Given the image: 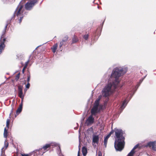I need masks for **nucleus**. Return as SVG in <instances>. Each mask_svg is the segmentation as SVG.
Listing matches in <instances>:
<instances>
[{
    "instance_id": "32",
    "label": "nucleus",
    "mask_w": 156,
    "mask_h": 156,
    "mask_svg": "<svg viewBox=\"0 0 156 156\" xmlns=\"http://www.w3.org/2000/svg\"><path fill=\"white\" fill-rule=\"evenodd\" d=\"M13 112V108H12L11 110V112L9 116H11V114H12V113Z\"/></svg>"
},
{
    "instance_id": "4",
    "label": "nucleus",
    "mask_w": 156,
    "mask_h": 156,
    "mask_svg": "<svg viewBox=\"0 0 156 156\" xmlns=\"http://www.w3.org/2000/svg\"><path fill=\"white\" fill-rule=\"evenodd\" d=\"M24 0H22L18 6L16 11V16L19 18H20L19 20V23H20L21 22L22 19L25 15V13H24L23 6L21 5V3L23 2Z\"/></svg>"
},
{
    "instance_id": "14",
    "label": "nucleus",
    "mask_w": 156,
    "mask_h": 156,
    "mask_svg": "<svg viewBox=\"0 0 156 156\" xmlns=\"http://www.w3.org/2000/svg\"><path fill=\"white\" fill-rule=\"evenodd\" d=\"M57 47L58 44L57 43H56L51 48V49L54 53H55V52L56 50L57 49Z\"/></svg>"
},
{
    "instance_id": "21",
    "label": "nucleus",
    "mask_w": 156,
    "mask_h": 156,
    "mask_svg": "<svg viewBox=\"0 0 156 156\" xmlns=\"http://www.w3.org/2000/svg\"><path fill=\"white\" fill-rule=\"evenodd\" d=\"M68 37L67 36H66L64 37L63 39L62 40V42H66L68 40Z\"/></svg>"
},
{
    "instance_id": "11",
    "label": "nucleus",
    "mask_w": 156,
    "mask_h": 156,
    "mask_svg": "<svg viewBox=\"0 0 156 156\" xmlns=\"http://www.w3.org/2000/svg\"><path fill=\"white\" fill-rule=\"evenodd\" d=\"M99 136L98 135H94L93 138V143L98 144L99 141Z\"/></svg>"
},
{
    "instance_id": "15",
    "label": "nucleus",
    "mask_w": 156,
    "mask_h": 156,
    "mask_svg": "<svg viewBox=\"0 0 156 156\" xmlns=\"http://www.w3.org/2000/svg\"><path fill=\"white\" fill-rule=\"evenodd\" d=\"M82 152L84 156H85L87 154V149L85 147H83L82 148Z\"/></svg>"
},
{
    "instance_id": "16",
    "label": "nucleus",
    "mask_w": 156,
    "mask_h": 156,
    "mask_svg": "<svg viewBox=\"0 0 156 156\" xmlns=\"http://www.w3.org/2000/svg\"><path fill=\"white\" fill-rule=\"evenodd\" d=\"M8 129L5 128L4 130V136L6 138H7L8 135Z\"/></svg>"
},
{
    "instance_id": "34",
    "label": "nucleus",
    "mask_w": 156,
    "mask_h": 156,
    "mask_svg": "<svg viewBox=\"0 0 156 156\" xmlns=\"http://www.w3.org/2000/svg\"><path fill=\"white\" fill-rule=\"evenodd\" d=\"M7 24L5 26V29L7 28Z\"/></svg>"
},
{
    "instance_id": "12",
    "label": "nucleus",
    "mask_w": 156,
    "mask_h": 156,
    "mask_svg": "<svg viewBox=\"0 0 156 156\" xmlns=\"http://www.w3.org/2000/svg\"><path fill=\"white\" fill-rule=\"evenodd\" d=\"M22 104L21 103L19 108L17 109L16 111V113L17 115L19 114L22 111Z\"/></svg>"
},
{
    "instance_id": "1",
    "label": "nucleus",
    "mask_w": 156,
    "mask_h": 156,
    "mask_svg": "<svg viewBox=\"0 0 156 156\" xmlns=\"http://www.w3.org/2000/svg\"><path fill=\"white\" fill-rule=\"evenodd\" d=\"M127 70V68L121 67H117L114 69L109 80V83L102 90L104 96L108 97L113 92L119 82V77L125 73Z\"/></svg>"
},
{
    "instance_id": "35",
    "label": "nucleus",
    "mask_w": 156,
    "mask_h": 156,
    "mask_svg": "<svg viewBox=\"0 0 156 156\" xmlns=\"http://www.w3.org/2000/svg\"><path fill=\"white\" fill-rule=\"evenodd\" d=\"M26 90H25V92H26Z\"/></svg>"
},
{
    "instance_id": "27",
    "label": "nucleus",
    "mask_w": 156,
    "mask_h": 156,
    "mask_svg": "<svg viewBox=\"0 0 156 156\" xmlns=\"http://www.w3.org/2000/svg\"><path fill=\"white\" fill-rule=\"evenodd\" d=\"M102 153L101 151H99L98 153V156H102Z\"/></svg>"
},
{
    "instance_id": "22",
    "label": "nucleus",
    "mask_w": 156,
    "mask_h": 156,
    "mask_svg": "<svg viewBox=\"0 0 156 156\" xmlns=\"http://www.w3.org/2000/svg\"><path fill=\"white\" fill-rule=\"evenodd\" d=\"M8 146V143L5 140V147L6 149Z\"/></svg>"
},
{
    "instance_id": "18",
    "label": "nucleus",
    "mask_w": 156,
    "mask_h": 156,
    "mask_svg": "<svg viewBox=\"0 0 156 156\" xmlns=\"http://www.w3.org/2000/svg\"><path fill=\"white\" fill-rule=\"evenodd\" d=\"M108 139V138L107 137H105L104 139V145L105 146V147H106Z\"/></svg>"
},
{
    "instance_id": "30",
    "label": "nucleus",
    "mask_w": 156,
    "mask_h": 156,
    "mask_svg": "<svg viewBox=\"0 0 156 156\" xmlns=\"http://www.w3.org/2000/svg\"><path fill=\"white\" fill-rule=\"evenodd\" d=\"M22 156H29L28 154H22Z\"/></svg>"
},
{
    "instance_id": "26",
    "label": "nucleus",
    "mask_w": 156,
    "mask_h": 156,
    "mask_svg": "<svg viewBox=\"0 0 156 156\" xmlns=\"http://www.w3.org/2000/svg\"><path fill=\"white\" fill-rule=\"evenodd\" d=\"M30 75H28L27 76V82H28V83H29L30 81Z\"/></svg>"
},
{
    "instance_id": "40",
    "label": "nucleus",
    "mask_w": 156,
    "mask_h": 156,
    "mask_svg": "<svg viewBox=\"0 0 156 156\" xmlns=\"http://www.w3.org/2000/svg\"><path fill=\"white\" fill-rule=\"evenodd\" d=\"M1 156H2V154L1 155Z\"/></svg>"
},
{
    "instance_id": "25",
    "label": "nucleus",
    "mask_w": 156,
    "mask_h": 156,
    "mask_svg": "<svg viewBox=\"0 0 156 156\" xmlns=\"http://www.w3.org/2000/svg\"><path fill=\"white\" fill-rule=\"evenodd\" d=\"M19 77H20V74L19 73L16 75V80H18L19 79Z\"/></svg>"
},
{
    "instance_id": "17",
    "label": "nucleus",
    "mask_w": 156,
    "mask_h": 156,
    "mask_svg": "<svg viewBox=\"0 0 156 156\" xmlns=\"http://www.w3.org/2000/svg\"><path fill=\"white\" fill-rule=\"evenodd\" d=\"M78 41V39L77 37L74 36L72 39V43L77 42Z\"/></svg>"
},
{
    "instance_id": "37",
    "label": "nucleus",
    "mask_w": 156,
    "mask_h": 156,
    "mask_svg": "<svg viewBox=\"0 0 156 156\" xmlns=\"http://www.w3.org/2000/svg\"><path fill=\"white\" fill-rule=\"evenodd\" d=\"M144 79V78H143V79Z\"/></svg>"
},
{
    "instance_id": "31",
    "label": "nucleus",
    "mask_w": 156,
    "mask_h": 156,
    "mask_svg": "<svg viewBox=\"0 0 156 156\" xmlns=\"http://www.w3.org/2000/svg\"><path fill=\"white\" fill-rule=\"evenodd\" d=\"M80 149H79V151H78L77 156H80Z\"/></svg>"
},
{
    "instance_id": "19",
    "label": "nucleus",
    "mask_w": 156,
    "mask_h": 156,
    "mask_svg": "<svg viewBox=\"0 0 156 156\" xmlns=\"http://www.w3.org/2000/svg\"><path fill=\"white\" fill-rule=\"evenodd\" d=\"M10 120L9 119H7L6 120V127L7 128H9V123L10 122Z\"/></svg>"
},
{
    "instance_id": "28",
    "label": "nucleus",
    "mask_w": 156,
    "mask_h": 156,
    "mask_svg": "<svg viewBox=\"0 0 156 156\" xmlns=\"http://www.w3.org/2000/svg\"><path fill=\"white\" fill-rule=\"evenodd\" d=\"M29 62V60H28L27 62L26 63H25V68H26L28 65V64Z\"/></svg>"
},
{
    "instance_id": "23",
    "label": "nucleus",
    "mask_w": 156,
    "mask_h": 156,
    "mask_svg": "<svg viewBox=\"0 0 156 156\" xmlns=\"http://www.w3.org/2000/svg\"><path fill=\"white\" fill-rule=\"evenodd\" d=\"M83 38L86 40H87L88 38V34H86L84 35L83 37Z\"/></svg>"
},
{
    "instance_id": "7",
    "label": "nucleus",
    "mask_w": 156,
    "mask_h": 156,
    "mask_svg": "<svg viewBox=\"0 0 156 156\" xmlns=\"http://www.w3.org/2000/svg\"><path fill=\"white\" fill-rule=\"evenodd\" d=\"M18 96L22 99L24 98V95L22 92L23 87L21 86H18Z\"/></svg>"
},
{
    "instance_id": "6",
    "label": "nucleus",
    "mask_w": 156,
    "mask_h": 156,
    "mask_svg": "<svg viewBox=\"0 0 156 156\" xmlns=\"http://www.w3.org/2000/svg\"><path fill=\"white\" fill-rule=\"evenodd\" d=\"M37 2V0H29L25 5V8L27 10H31Z\"/></svg>"
},
{
    "instance_id": "33",
    "label": "nucleus",
    "mask_w": 156,
    "mask_h": 156,
    "mask_svg": "<svg viewBox=\"0 0 156 156\" xmlns=\"http://www.w3.org/2000/svg\"><path fill=\"white\" fill-rule=\"evenodd\" d=\"M26 68H25V67L24 66V67L23 68V70H22V72H23V73H24V70H25V69Z\"/></svg>"
},
{
    "instance_id": "13",
    "label": "nucleus",
    "mask_w": 156,
    "mask_h": 156,
    "mask_svg": "<svg viewBox=\"0 0 156 156\" xmlns=\"http://www.w3.org/2000/svg\"><path fill=\"white\" fill-rule=\"evenodd\" d=\"M128 101H127L126 100H125L122 103V105L121 106V109L123 110L126 106L127 103H128Z\"/></svg>"
},
{
    "instance_id": "24",
    "label": "nucleus",
    "mask_w": 156,
    "mask_h": 156,
    "mask_svg": "<svg viewBox=\"0 0 156 156\" xmlns=\"http://www.w3.org/2000/svg\"><path fill=\"white\" fill-rule=\"evenodd\" d=\"M30 87V84L29 83H27V84L26 86V88L27 89H28V88H29Z\"/></svg>"
},
{
    "instance_id": "5",
    "label": "nucleus",
    "mask_w": 156,
    "mask_h": 156,
    "mask_svg": "<svg viewBox=\"0 0 156 156\" xmlns=\"http://www.w3.org/2000/svg\"><path fill=\"white\" fill-rule=\"evenodd\" d=\"M57 145L58 146V148H60V147L57 144L55 143H51L50 144H47L44 146H43V147H42V148L40 150V151H41V152H43L42 153H41L40 154H41L42 155L46 151H47L48 150V149H49L50 147L51 146H56ZM40 151L39 150H37V153H39V152Z\"/></svg>"
},
{
    "instance_id": "29",
    "label": "nucleus",
    "mask_w": 156,
    "mask_h": 156,
    "mask_svg": "<svg viewBox=\"0 0 156 156\" xmlns=\"http://www.w3.org/2000/svg\"><path fill=\"white\" fill-rule=\"evenodd\" d=\"M63 44V42H62V41H61L59 47H61Z\"/></svg>"
},
{
    "instance_id": "38",
    "label": "nucleus",
    "mask_w": 156,
    "mask_h": 156,
    "mask_svg": "<svg viewBox=\"0 0 156 156\" xmlns=\"http://www.w3.org/2000/svg\"><path fill=\"white\" fill-rule=\"evenodd\" d=\"M144 79V78H143V79Z\"/></svg>"
},
{
    "instance_id": "39",
    "label": "nucleus",
    "mask_w": 156,
    "mask_h": 156,
    "mask_svg": "<svg viewBox=\"0 0 156 156\" xmlns=\"http://www.w3.org/2000/svg\"><path fill=\"white\" fill-rule=\"evenodd\" d=\"M137 88L138 87V86H137Z\"/></svg>"
},
{
    "instance_id": "20",
    "label": "nucleus",
    "mask_w": 156,
    "mask_h": 156,
    "mask_svg": "<svg viewBox=\"0 0 156 156\" xmlns=\"http://www.w3.org/2000/svg\"><path fill=\"white\" fill-rule=\"evenodd\" d=\"M113 133V129H112L111 131L107 135L106 137H107L108 138Z\"/></svg>"
},
{
    "instance_id": "3",
    "label": "nucleus",
    "mask_w": 156,
    "mask_h": 156,
    "mask_svg": "<svg viewBox=\"0 0 156 156\" xmlns=\"http://www.w3.org/2000/svg\"><path fill=\"white\" fill-rule=\"evenodd\" d=\"M101 97L102 96L100 95L98 99L95 101L94 106L91 110V115L88 117L87 121L88 125L93 123L94 119L93 117V115H95L96 113L102 109V106L99 105Z\"/></svg>"
},
{
    "instance_id": "36",
    "label": "nucleus",
    "mask_w": 156,
    "mask_h": 156,
    "mask_svg": "<svg viewBox=\"0 0 156 156\" xmlns=\"http://www.w3.org/2000/svg\"><path fill=\"white\" fill-rule=\"evenodd\" d=\"M143 80H142L140 82V83L142 82V81Z\"/></svg>"
},
{
    "instance_id": "10",
    "label": "nucleus",
    "mask_w": 156,
    "mask_h": 156,
    "mask_svg": "<svg viewBox=\"0 0 156 156\" xmlns=\"http://www.w3.org/2000/svg\"><path fill=\"white\" fill-rule=\"evenodd\" d=\"M3 42L0 43V54L2 53V51L3 50L5 47V45L4 44V42L5 41V38L3 39Z\"/></svg>"
},
{
    "instance_id": "8",
    "label": "nucleus",
    "mask_w": 156,
    "mask_h": 156,
    "mask_svg": "<svg viewBox=\"0 0 156 156\" xmlns=\"http://www.w3.org/2000/svg\"><path fill=\"white\" fill-rule=\"evenodd\" d=\"M147 146L149 147H152V149L153 150L156 151V141L148 143Z\"/></svg>"
},
{
    "instance_id": "2",
    "label": "nucleus",
    "mask_w": 156,
    "mask_h": 156,
    "mask_svg": "<svg viewBox=\"0 0 156 156\" xmlns=\"http://www.w3.org/2000/svg\"><path fill=\"white\" fill-rule=\"evenodd\" d=\"M114 132L115 135V147L116 151H121L123 149L125 144L123 132L121 129L115 128L113 130Z\"/></svg>"
},
{
    "instance_id": "9",
    "label": "nucleus",
    "mask_w": 156,
    "mask_h": 156,
    "mask_svg": "<svg viewBox=\"0 0 156 156\" xmlns=\"http://www.w3.org/2000/svg\"><path fill=\"white\" fill-rule=\"evenodd\" d=\"M138 146V145L137 144L133 148L131 151L129 153L127 156H133L135 153L134 150L136 149Z\"/></svg>"
}]
</instances>
